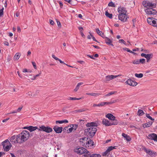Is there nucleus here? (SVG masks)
I'll list each match as a JSON object with an SVG mask.
<instances>
[{
    "instance_id": "7c9ffc66",
    "label": "nucleus",
    "mask_w": 157,
    "mask_h": 157,
    "mask_svg": "<svg viewBox=\"0 0 157 157\" xmlns=\"http://www.w3.org/2000/svg\"><path fill=\"white\" fill-rule=\"evenodd\" d=\"M109 153L110 152H109L108 150L107 149L105 152L102 153V155L103 156H108L109 154Z\"/></svg>"
},
{
    "instance_id": "13d9d810",
    "label": "nucleus",
    "mask_w": 157,
    "mask_h": 157,
    "mask_svg": "<svg viewBox=\"0 0 157 157\" xmlns=\"http://www.w3.org/2000/svg\"><path fill=\"white\" fill-rule=\"evenodd\" d=\"M49 22L52 25H53L54 24V21L51 19L49 20Z\"/></svg>"
},
{
    "instance_id": "c03bdc74",
    "label": "nucleus",
    "mask_w": 157,
    "mask_h": 157,
    "mask_svg": "<svg viewBox=\"0 0 157 157\" xmlns=\"http://www.w3.org/2000/svg\"><path fill=\"white\" fill-rule=\"evenodd\" d=\"M132 63L134 64H140L139 60H135L132 61Z\"/></svg>"
},
{
    "instance_id": "dca6fc26",
    "label": "nucleus",
    "mask_w": 157,
    "mask_h": 157,
    "mask_svg": "<svg viewBox=\"0 0 157 157\" xmlns=\"http://www.w3.org/2000/svg\"><path fill=\"white\" fill-rule=\"evenodd\" d=\"M54 131L56 133H61L62 131V127H59L57 125L54 126L53 128Z\"/></svg>"
},
{
    "instance_id": "6ab92c4d",
    "label": "nucleus",
    "mask_w": 157,
    "mask_h": 157,
    "mask_svg": "<svg viewBox=\"0 0 157 157\" xmlns=\"http://www.w3.org/2000/svg\"><path fill=\"white\" fill-rule=\"evenodd\" d=\"M110 121L106 119H104L102 121V123L106 126H110Z\"/></svg>"
},
{
    "instance_id": "6e6552de",
    "label": "nucleus",
    "mask_w": 157,
    "mask_h": 157,
    "mask_svg": "<svg viewBox=\"0 0 157 157\" xmlns=\"http://www.w3.org/2000/svg\"><path fill=\"white\" fill-rule=\"evenodd\" d=\"M75 151L77 153L80 154H82L88 152V151L86 149L83 147L76 148L75 149Z\"/></svg>"
},
{
    "instance_id": "338daca9",
    "label": "nucleus",
    "mask_w": 157,
    "mask_h": 157,
    "mask_svg": "<svg viewBox=\"0 0 157 157\" xmlns=\"http://www.w3.org/2000/svg\"><path fill=\"white\" fill-rule=\"evenodd\" d=\"M17 110H15L13 111L12 112H11L10 114L15 113H17Z\"/></svg>"
},
{
    "instance_id": "9d476101",
    "label": "nucleus",
    "mask_w": 157,
    "mask_h": 157,
    "mask_svg": "<svg viewBox=\"0 0 157 157\" xmlns=\"http://www.w3.org/2000/svg\"><path fill=\"white\" fill-rule=\"evenodd\" d=\"M118 11L119 14H125L127 12V11L125 8L121 6L118 7Z\"/></svg>"
},
{
    "instance_id": "f8f14e48",
    "label": "nucleus",
    "mask_w": 157,
    "mask_h": 157,
    "mask_svg": "<svg viewBox=\"0 0 157 157\" xmlns=\"http://www.w3.org/2000/svg\"><path fill=\"white\" fill-rule=\"evenodd\" d=\"M145 13L147 14H155L156 12L153 9L147 8L145 10Z\"/></svg>"
},
{
    "instance_id": "5701e85b",
    "label": "nucleus",
    "mask_w": 157,
    "mask_h": 157,
    "mask_svg": "<svg viewBox=\"0 0 157 157\" xmlns=\"http://www.w3.org/2000/svg\"><path fill=\"white\" fill-rule=\"evenodd\" d=\"M86 126L88 127H90L92 126H97V124L94 122L88 123L86 124Z\"/></svg>"
},
{
    "instance_id": "a18cd8bd",
    "label": "nucleus",
    "mask_w": 157,
    "mask_h": 157,
    "mask_svg": "<svg viewBox=\"0 0 157 157\" xmlns=\"http://www.w3.org/2000/svg\"><path fill=\"white\" fill-rule=\"evenodd\" d=\"M139 60V63H145V60L144 59H140Z\"/></svg>"
},
{
    "instance_id": "a19ab883",
    "label": "nucleus",
    "mask_w": 157,
    "mask_h": 157,
    "mask_svg": "<svg viewBox=\"0 0 157 157\" xmlns=\"http://www.w3.org/2000/svg\"><path fill=\"white\" fill-rule=\"evenodd\" d=\"M99 35H100L103 38H105V36L104 35V33L101 31H100L99 30Z\"/></svg>"
},
{
    "instance_id": "412c9836",
    "label": "nucleus",
    "mask_w": 157,
    "mask_h": 157,
    "mask_svg": "<svg viewBox=\"0 0 157 157\" xmlns=\"http://www.w3.org/2000/svg\"><path fill=\"white\" fill-rule=\"evenodd\" d=\"M106 117L111 120H114L115 117L112 114L108 113L106 116Z\"/></svg>"
},
{
    "instance_id": "e433bc0d",
    "label": "nucleus",
    "mask_w": 157,
    "mask_h": 157,
    "mask_svg": "<svg viewBox=\"0 0 157 157\" xmlns=\"http://www.w3.org/2000/svg\"><path fill=\"white\" fill-rule=\"evenodd\" d=\"M85 154L83 155L84 157H92V155H91L90 152L88 151V152L85 153Z\"/></svg>"
},
{
    "instance_id": "603ef678",
    "label": "nucleus",
    "mask_w": 157,
    "mask_h": 157,
    "mask_svg": "<svg viewBox=\"0 0 157 157\" xmlns=\"http://www.w3.org/2000/svg\"><path fill=\"white\" fill-rule=\"evenodd\" d=\"M89 33H90V35L87 36V38L88 39H91V37H92L93 36L91 35L90 32H89Z\"/></svg>"
},
{
    "instance_id": "20e7f679",
    "label": "nucleus",
    "mask_w": 157,
    "mask_h": 157,
    "mask_svg": "<svg viewBox=\"0 0 157 157\" xmlns=\"http://www.w3.org/2000/svg\"><path fill=\"white\" fill-rule=\"evenodd\" d=\"M3 148L5 151H8L10 148L11 145L10 143L8 140H6L2 143Z\"/></svg>"
},
{
    "instance_id": "bf43d9fd",
    "label": "nucleus",
    "mask_w": 157,
    "mask_h": 157,
    "mask_svg": "<svg viewBox=\"0 0 157 157\" xmlns=\"http://www.w3.org/2000/svg\"><path fill=\"white\" fill-rule=\"evenodd\" d=\"M3 15V9L0 10V17Z\"/></svg>"
},
{
    "instance_id": "c85d7f7f",
    "label": "nucleus",
    "mask_w": 157,
    "mask_h": 157,
    "mask_svg": "<svg viewBox=\"0 0 157 157\" xmlns=\"http://www.w3.org/2000/svg\"><path fill=\"white\" fill-rule=\"evenodd\" d=\"M20 54V53H17L15 54L13 57L14 60H17L19 59L20 56V55H19Z\"/></svg>"
},
{
    "instance_id": "c9c22d12",
    "label": "nucleus",
    "mask_w": 157,
    "mask_h": 157,
    "mask_svg": "<svg viewBox=\"0 0 157 157\" xmlns=\"http://www.w3.org/2000/svg\"><path fill=\"white\" fill-rule=\"evenodd\" d=\"M72 127L74 130H75L78 127V124H71L70 127Z\"/></svg>"
},
{
    "instance_id": "f03ea898",
    "label": "nucleus",
    "mask_w": 157,
    "mask_h": 157,
    "mask_svg": "<svg viewBox=\"0 0 157 157\" xmlns=\"http://www.w3.org/2000/svg\"><path fill=\"white\" fill-rule=\"evenodd\" d=\"M29 132L26 130H24L18 135V141L19 144L22 143L26 141L29 138Z\"/></svg>"
},
{
    "instance_id": "5fc2aeb1",
    "label": "nucleus",
    "mask_w": 157,
    "mask_h": 157,
    "mask_svg": "<svg viewBox=\"0 0 157 157\" xmlns=\"http://www.w3.org/2000/svg\"><path fill=\"white\" fill-rule=\"evenodd\" d=\"M71 128H70L69 129H68V133H70L73 130H74L72 128V127H71Z\"/></svg>"
},
{
    "instance_id": "09e8293b",
    "label": "nucleus",
    "mask_w": 157,
    "mask_h": 157,
    "mask_svg": "<svg viewBox=\"0 0 157 157\" xmlns=\"http://www.w3.org/2000/svg\"><path fill=\"white\" fill-rule=\"evenodd\" d=\"M52 57L53 58H54V59H55L56 60L59 61L60 59H59L58 58H57V57H56V56H55L54 55H52Z\"/></svg>"
},
{
    "instance_id": "0e129e2a",
    "label": "nucleus",
    "mask_w": 157,
    "mask_h": 157,
    "mask_svg": "<svg viewBox=\"0 0 157 157\" xmlns=\"http://www.w3.org/2000/svg\"><path fill=\"white\" fill-rule=\"evenodd\" d=\"M98 95V94L96 93H92V96H97Z\"/></svg>"
},
{
    "instance_id": "1a4fd4ad",
    "label": "nucleus",
    "mask_w": 157,
    "mask_h": 157,
    "mask_svg": "<svg viewBox=\"0 0 157 157\" xmlns=\"http://www.w3.org/2000/svg\"><path fill=\"white\" fill-rule=\"evenodd\" d=\"M118 18L119 20L123 22L126 21L127 18V16L126 14H119Z\"/></svg>"
},
{
    "instance_id": "8fccbe9b",
    "label": "nucleus",
    "mask_w": 157,
    "mask_h": 157,
    "mask_svg": "<svg viewBox=\"0 0 157 157\" xmlns=\"http://www.w3.org/2000/svg\"><path fill=\"white\" fill-rule=\"evenodd\" d=\"M52 57L53 58H54V59H55L56 60L59 61L60 59H59L58 58H57V57H56V56H55L54 55H52Z\"/></svg>"
},
{
    "instance_id": "c756f323",
    "label": "nucleus",
    "mask_w": 157,
    "mask_h": 157,
    "mask_svg": "<svg viewBox=\"0 0 157 157\" xmlns=\"http://www.w3.org/2000/svg\"><path fill=\"white\" fill-rule=\"evenodd\" d=\"M153 18L148 17L147 19V23L150 25H152V22L154 20H153Z\"/></svg>"
},
{
    "instance_id": "7ed1b4c3",
    "label": "nucleus",
    "mask_w": 157,
    "mask_h": 157,
    "mask_svg": "<svg viewBox=\"0 0 157 157\" xmlns=\"http://www.w3.org/2000/svg\"><path fill=\"white\" fill-rule=\"evenodd\" d=\"M97 130L95 128L90 127L86 129L85 132L88 136L92 137L94 136Z\"/></svg>"
},
{
    "instance_id": "79ce46f5",
    "label": "nucleus",
    "mask_w": 157,
    "mask_h": 157,
    "mask_svg": "<svg viewBox=\"0 0 157 157\" xmlns=\"http://www.w3.org/2000/svg\"><path fill=\"white\" fill-rule=\"evenodd\" d=\"M146 117L149 118V119H150L151 120H152L153 121V122L154 121V119L153 118H152V117L150 116L149 114H146Z\"/></svg>"
},
{
    "instance_id": "4be33fe9",
    "label": "nucleus",
    "mask_w": 157,
    "mask_h": 157,
    "mask_svg": "<svg viewBox=\"0 0 157 157\" xmlns=\"http://www.w3.org/2000/svg\"><path fill=\"white\" fill-rule=\"evenodd\" d=\"M113 121H110V126L117 125L118 124V121L116 119L113 120Z\"/></svg>"
},
{
    "instance_id": "39448f33",
    "label": "nucleus",
    "mask_w": 157,
    "mask_h": 157,
    "mask_svg": "<svg viewBox=\"0 0 157 157\" xmlns=\"http://www.w3.org/2000/svg\"><path fill=\"white\" fill-rule=\"evenodd\" d=\"M38 130L39 131H43L48 133H50L53 131L52 128L50 127L45 126L44 125L40 126Z\"/></svg>"
},
{
    "instance_id": "de8ad7c7",
    "label": "nucleus",
    "mask_w": 157,
    "mask_h": 157,
    "mask_svg": "<svg viewBox=\"0 0 157 157\" xmlns=\"http://www.w3.org/2000/svg\"><path fill=\"white\" fill-rule=\"evenodd\" d=\"M125 50L127 51L128 52L130 53H135V52H133L132 51L130 50L129 48H125Z\"/></svg>"
},
{
    "instance_id": "9b49d317",
    "label": "nucleus",
    "mask_w": 157,
    "mask_h": 157,
    "mask_svg": "<svg viewBox=\"0 0 157 157\" xmlns=\"http://www.w3.org/2000/svg\"><path fill=\"white\" fill-rule=\"evenodd\" d=\"M126 83L130 86H136L137 84V83L136 82L133 81L130 79L127 80L126 82Z\"/></svg>"
},
{
    "instance_id": "69168bd1",
    "label": "nucleus",
    "mask_w": 157,
    "mask_h": 157,
    "mask_svg": "<svg viewBox=\"0 0 157 157\" xmlns=\"http://www.w3.org/2000/svg\"><path fill=\"white\" fill-rule=\"evenodd\" d=\"M31 54V51H29L28 52H27V56H29Z\"/></svg>"
},
{
    "instance_id": "052dcab7",
    "label": "nucleus",
    "mask_w": 157,
    "mask_h": 157,
    "mask_svg": "<svg viewBox=\"0 0 157 157\" xmlns=\"http://www.w3.org/2000/svg\"><path fill=\"white\" fill-rule=\"evenodd\" d=\"M92 157H98V154H92Z\"/></svg>"
},
{
    "instance_id": "4d7b16f0",
    "label": "nucleus",
    "mask_w": 157,
    "mask_h": 157,
    "mask_svg": "<svg viewBox=\"0 0 157 157\" xmlns=\"http://www.w3.org/2000/svg\"><path fill=\"white\" fill-rule=\"evenodd\" d=\"M58 123L59 124H61L63 123V120L62 121H56V123L57 124Z\"/></svg>"
},
{
    "instance_id": "a211bd4d",
    "label": "nucleus",
    "mask_w": 157,
    "mask_h": 157,
    "mask_svg": "<svg viewBox=\"0 0 157 157\" xmlns=\"http://www.w3.org/2000/svg\"><path fill=\"white\" fill-rule=\"evenodd\" d=\"M122 136L125 138L127 141H129L131 140V139L129 136L124 133H122Z\"/></svg>"
},
{
    "instance_id": "0eeeda50",
    "label": "nucleus",
    "mask_w": 157,
    "mask_h": 157,
    "mask_svg": "<svg viewBox=\"0 0 157 157\" xmlns=\"http://www.w3.org/2000/svg\"><path fill=\"white\" fill-rule=\"evenodd\" d=\"M144 150L150 157H154L156 154V152L153 151L149 149H147L145 147L144 148Z\"/></svg>"
},
{
    "instance_id": "2eb2a0df",
    "label": "nucleus",
    "mask_w": 157,
    "mask_h": 157,
    "mask_svg": "<svg viewBox=\"0 0 157 157\" xmlns=\"http://www.w3.org/2000/svg\"><path fill=\"white\" fill-rule=\"evenodd\" d=\"M24 129H27L29 130L30 132L33 131L36 129H38V128L36 126H29L25 127L23 128Z\"/></svg>"
},
{
    "instance_id": "f3484780",
    "label": "nucleus",
    "mask_w": 157,
    "mask_h": 157,
    "mask_svg": "<svg viewBox=\"0 0 157 157\" xmlns=\"http://www.w3.org/2000/svg\"><path fill=\"white\" fill-rule=\"evenodd\" d=\"M118 76L119 75H108L106 76V79L107 81H109Z\"/></svg>"
},
{
    "instance_id": "ea45409f",
    "label": "nucleus",
    "mask_w": 157,
    "mask_h": 157,
    "mask_svg": "<svg viewBox=\"0 0 157 157\" xmlns=\"http://www.w3.org/2000/svg\"><path fill=\"white\" fill-rule=\"evenodd\" d=\"M41 72L40 71V72L38 74L34 76L33 77L31 78V79L33 80H34L36 79V78L37 77L41 75Z\"/></svg>"
},
{
    "instance_id": "680f3d73",
    "label": "nucleus",
    "mask_w": 157,
    "mask_h": 157,
    "mask_svg": "<svg viewBox=\"0 0 157 157\" xmlns=\"http://www.w3.org/2000/svg\"><path fill=\"white\" fill-rule=\"evenodd\" d=\"M17 32L19 33H20L21 31V30L19 26H18L17 27Z\"/></svg>"
},
{
    "instance_id": "774afa93",
    "label": "nucleus",
    "mask_w": 157,
    "mask_h": 157,
    "mask_svg": "<svg viewBox=\"0 0 157 157\" xmlns=\"http://www.w3.org/2000/svg\"><path fill=\"white\" fill-rule=\"evenodd\" d=\"M80 33L81 34V35L83 37H85V36L83 34V32L82 31H81Z\"/></svg>"
},
{
    "instance_id": "aec40b11",
    "label": "nucleus",
    "mask_w": 157,
    "mask_h": 157,
    "mask_svg": "<svg viewBox=\"0 0 157 157\" xmlns=\"http://www.w3.org/2000/svg\"><path fill=\"white\" fill-rule=\"evenodd\" d=\"M141 56L142 57H144L145 58H149V57H152L153 56V55L152 54H146L145 53H142L141 55Z\"/></svg>"
},
{
    "instance_id": "473e14b6",
    "label": "nucleus",
    "mask_w": 157,
    "mask_h": 157,
    "mask_svg": "<svg viewBox=\"0 0 157 157\" xmlns=\"http://www.w3.org/2000/svg\"><path fill=\"white\" fill-rule=\"evenodd\" d=\"M117 146H115L114 147L113 146H110L107 149L109 152H110V151L113 150L114 149H115L116 148Z\"/></svg>"
},
{
    "instance_id": "bb28decb",
    "label": "nucleus",
    "mask_w": 157,
    "mask_h": 157,
    "mask_svg": "<svg viewBox=\"0 0 157 157\" xmlns=\"http://www.w3.org/2000/svg\"><path fill=\"white\" fill-rule=\"evenodd\" d=\"M145 114L144 112L142 110L139 109L137 113V115L139 116H142Z\"/></svg>"
},
{
    "instance_id": "864d4df0",
    "label": "nucleus",
    "mask_w": 157,
    "mask_h": 157,
    "mask_svg": "<svg viewBox=\"0 0 157 157\" xmlns=\"http://www.w3.org/2000/svg\"><path fill=\"white\" fill-rule=\"evenodd\" d=\"M119 43H123L124 44H125V42L123 39L119 40Z\"/></svg>"
},
{
    "instance_id": "f704fd0d",
    "label": "nucleus",
    "mask_w": 157,
    "mask_h": 157,
    "mask_svg": "<svg viewBox=\"0 0 157 157\" xmlns=\"http://www.w3.org/2000/svg\"><path fill=\"white\" fill-rule=\"evenodd\" d=\"M135 76L138 78H141L143 76V74L140 73L139 74H138L137 73H136L135 74Z\"/></svg>"
},
{
    "instance_id": "4c0bfd02",
    "label": "nucleus",
    "mask_w": 157,
    "mask_h": 157,
    "mask_svg": "<svg viewBox=\"0 0 157 157\" xmlns=\"http://www.w3.org/2000/svg\"><path fill=\"white\" fill-rule=\"evenodd\" d=\"M27 95L29 96V97L30 98H32L33 97H34L35 96V95H32V94L31 92H29L27 93Z\"/></svg>"
},
{
    "instance_id": "e2e57ef3",
    "label": "nucleus",
    "mask_w": 157,
    "mask_h": 157,
    "mask_svg": "<svg viewBox=\"0 0 157 157\" xmlns=\"http://www.w3.org/2000/svg\"><path fill=\"white\" fill-rule=\"evenodd\" d=\"M22 109V107H20L17 110V112H20L21 110Z\"/></svg>"
},
{
    "instance_id": "b1692460",
    "label": "nucleus",
    "mask_w": 157,
    "mask_h": 157,
    "mask_svg": "<svg viewBox=\"0 0 157 157\" xmlns=\"http://www.w3.org/2000/svg\"><path fill=\"white\" fill-rule=\"evenodd\" d=\"M113 102H102L100 103L99 104V106H104L105 105H110L112 104L113 103Z\"/></svg>"
},
{
    "instance_id": "37998d69",
    "label": "nucleus",
    "mask_w": 157,
    "mask_h": 157,
    "mask_svg": "<svg viewBox=\"0 0 157 157\" xmlns=\"http://www.w3.org/2000/svg\"><path fill=\"white\" fill-rule=\"evenodd\" d=\"M81 99V98H73V97H69L68 98V100H79Z\"/></svg>"
},
{
    "instance_id": "f257e3e1",
    "label": "nucleus",
    "mask_w": 157,
    "mask_h": 157,
    "mask_svg": "<svg viewBox=\"0 0 157 157\" xmlns=\"http://www.w3.org/2000/svg\"><path fill=\"white\" fill-rule=\"evenodd\" d=\"M80 144L87 148L91 149L94 147V144L93 140L89 138L83 137L80 139Z\"/></svg>"
},
{
    "instance_id": "49530a36",
    "label": "nucleus",
    "mask_w": 157,
    "mask_h": 157,
    "mask_svg": "<svg viewBox=\"0 0 157 157\" xmlns=\"http://www.w3.org/2000/svg\"><path fill=\"white\" fill-rule=\"evenodd\" d=\"M115 92L111 91L110 92H109V93H108V94H106V96H110L111 95H112L114 94Z\"/></svg>"
},
{
    "instance_id": "58836bf2",
    "label": "nucleus",
    "mask_w": 157,
    "mask_h": 157,
    "mask_svg": "<svg viewBox=\"0 0 157 157\" xmlns=\"http://www.w3.org/2000/svg\"><path fill=\"white\" fill-rule=\"evenodd\" d=\"M108 6H111L113 7H115V5L114 3L112 2H110L108 5Z\"/></svg>"
},
{
    "instance_id": "6e6d98bb",
    "label": "nucleus",
    "mask_w": 157,
    "mask_h": 157,
    "mask_svg": "<svg viewBox=\"0 0 157 157\" xmlns=\"http://www.w3.org/2000/svg\"><path fill=\"white\" fill-rule=\"evenodd\" d=\"M32 63L34 68L35 69H36V63L35 62H32Z\"/></svg>"
},
{
    "instance_id": "393cba45",
    "label": "nucleus",
    "mask_w": 157,
    "mask_h": 157,
    "mask_svg": "<svg viewBox=\"0 0 157 157\" xmlns=\"http://www.w3.org/2000/svg\"><path fill=\"white\" fill-rule=\"evenodd\" d=\"M83 84V82H81L78 83V84L76 86L75 88L74 89V91H75V92L77 91L79 89L80 86L81 85H82Z\"/></svg>"
},
{
    "instance_id": "4468645a",
    "label": "nucleus",
    "mask_w": 157,
    "mask_h": 157,
    "mask_svg": "<svg viewBox=\"0 0 157 157\" xmlns=\"http://www.w3.org/2000/svg\"><path fill=\"white\" fill-rule=\"evenodd\" d=\"M148 138L149 139L157 141V135L155 133H151L149 134L148 135Z\"/></svg>"
},
{
    "instance_id": "a878e982",
    "label": "nucleus",
    "mask_w": 157,
    "mask_h": 157,
    "mask_svg": "<svg viewBox=\"0 0 157 157\" xmlns=\"http://www.w3.org/2000/svg\"><path fill=\"white\" fill-rule=\"evenodd\" d=\"M153 122H149L143 125V127H144V128H145L146 127H150L151 125H152Z\"/></svg>"
},
{
    "instance_id": "3c124183",
    "label": "nucleus",
    "mask_w": 157,
    "mask_h": 157,
    "mask_svg": "<svg viewBox=\"0 0 157 157\" xmlns=\"http://www.w3.org/2000/svg\"><path fill=\"white\" fill-rule=\"evenodd\" d=\"M85 110L84 109H79L78 110H76V111L77 112H81L84 111Z\"/></svg>"
},
{
    "instance_id": "cd10ccee",
    "label": "nucleus",
    "mask_w": 157,
    "mask_h": 157,
    "mask_svg": "<svg viewBox=\"0 0 157 157\" xmlns=\"http://www.w3.org/2000/svg\"><path fill=\"white\" fill-rule=\"evenodd\" d=\"M105 38H106L105 42L107 44L113 45L112 43V41L110 40V39L106 37Z\"/></svg>"
},
{
    "instance_id": "ddd939ff",
    "label": "nucleus",
    "mask_w": 157,
    "mask_h": 157,
    "mask_svg": "<svg viewBox=\"0 0 157 157\" xmlns=\"http://www.w3.org/2000/svg\"><path fill=\"white\" fill-rule=\"evenodd\" d=\"M10 141L12 144L14 143H19L18 141V135L16 136H13L11 137L10 139Z\"/></svg>"
},
{
    "instance_id": "2f4dec72",
    "label": "nucleus",
    "mask_w": 157,
    "mask_h": 157,
    "mask_svg": "<svg viewBox=\"0 0 157 157\" xmlns=\"http://www.w3.org/2000/svg\"><path fill=\"white\" fill-rule=\"evenodd\" d=\"M105 15L107 17H108L109 18L111 19L112 18V14L109 13L107 11L105 12Z\"/></svg>"
},
{
    "instance_id": "72a5a7b5",
    "label": "nucleus",
    "mask_w": 157,
    "mask_h": 157,
    "mask_svg": "<svg viewBox=\"0 0 157 157\" xmlns=\"http://www.w3.org/2000/svg\"><path fill=\"white\" fill-rule=\"evenodd\" d=\"M152 25L157 27V20L155 19V20H153V22H152Z\"/></svg>"
},
{
    "instance_id": "423d86ee",
    "label": "nucleus",
    "mask_w": 157,
    "mask_h": 157,
    "mask_svg": "<svg viewBox=\"0 0 157 157\" xmlns=\"http://www.w3.org/2000/svg\"><path fill=\"white\" fill-rule=\"evenodd\" d=\"M142 4L144 7L147 8L152 9L156 7V4L152 3L148 1H143Z\"/></svg>"
}]
</instances>
